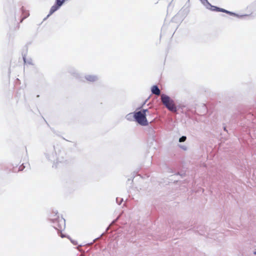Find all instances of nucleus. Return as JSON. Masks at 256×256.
<instances>
[{
  "label": "nucleus",
  "mask_w": 256,
  "mask_h": 256,
  "mask_svg": "<svg viewBox=\"0 0 256 256\" xmlns=\"http://www.w3.org/2000/svg\"><path fill=\"white\" fill-rule=\"evenodd\" d=\"M254 254H256V252H254Z\"/></svg>",
  "instance_id": "obj_11"
},
{
  "label": "nucleus",
  "mask_w": 256,
  "mask_h": 256,
  "mask_svg": "<svg viewBox=\"0 0 256 256\" xmlns=\"http://www.w3.org/2000/svg\"><path fill=\"white\" fill-rule=\"evenodd\" d=\"M96 78L94 76H88V78H87V80H90V81H92V82H93V81H94L96 80Z\"/></svg>",
  "instance_id": "obj_7"
},
{
  "label": "nucleus",
  "mask_w": 256,
  "mask_h": 256,
  "mask_svg": "<svg viewBox=\"0 0 256 256\" xmlns=\"http://www.w3.org/2000/svg\"><path fill=\"white\" fill-rule=\"evenodd\" d=\"M58 218H58H54V220H56Z\"/></svg>",
  "instance_id": "obj_10"
},
{
  "label": "nucleus",
  "mask_w": 256,
  "mask_h": 256,
  "mask_svg": "<svg viewBox=\"0 0 256 256\" xmlns=\"http://www.w3.org/2000/svg\"><path fill=\"white\" fill-rule=\"evenodd\" d=\"M25 166L22 164L18 168V170H16L15 168L14 169V172H18L19 171H22L24 168Z\"/></svg>",
  "instance_id": "obj_6"
},
{
  "label": "nucleus",
  "mask_w": 256,
  "mask_h": 256,
  "mask_svg": "<svg viewBox=\"0 0 256 256\" xmlns=\"http://www.w3.org/2000/svg\"><path fill=\"white\" fill-rule=\"evenodd\" d=\"M66 0H56V4L52 6L50 14H52L58 10L64 3Z\"/></svg>",
  "instance_id": "obj_3"
},
{
  "label": "nucleus",
  "mask_w": 256,
  "mask_h": 256,
  "mask_svg": "<svg viewBox=\"0 0 256 256\" xmlns=\"http://www.w3.org/2000/svg\"><path fill=\"white\" fill-rule=\"evenodd\" d=\"M152 92L153 94L159 96L160 94V91L156 86H153L151 88Z\"/></svg>",
  "instance_id": "obj_4"
},
{
  "label": "nucleus",
  "mask_w": 256,
  "mask_h": 256,
  "mask_svg": "<svg viewBox=\"0 0 256 256\" xmlns=\"http://www.w3.org/2000/svg\"><path fill=\"white\" fill-rule=\"evenodd\" d=\"M186 140V136H182L180 140H179V142H184Z\"/></svg>",
  "instance_id": "obj_8"
},
{
  "label": "nucleus",
  "mask_w": 256,
  "mask_h": 256,
  "mask_svg": "<svg viewBox=\"0 0 256 256\" xmlns=\"http://www.w3.org/2000/svg\"><path fill=\"white\" fill-rule=\"evenodd\" d=\"M202 2H206L207 0H200Z\"/></svg>",
  "instance_id": "obj_9"
},
{
  "label": "nucleus",
  "mask_w": 256,
  "mask_h": 256,
  "mask_svg": "<svg viewBox=\"0 0 256 256\" xmlns=\"http://www.w3.org/2000/svg\"><path fill=\"white\" fill-rule=\"evenodd\" d=\"M148 113V110H142L140 111L135 112L134 117L136 121L142 126H147L148 122L146 120V116Z\"/></svg>",
  "instance_id": "obj_1"
},
{
  "label": "nucleus",
  "mask_w": 256,
  "mask_h": 256,
  "mask_svg": "<svg viewBox=\"0 0 256 256\" xmlns=\"http://www.w3.org/2000/svg\"><path fill=\"white\" fill-rule=\"evenodd\" d=\"M161 99L162 104L172 112H176V108L174 104L173 100L166 95L162 94L161 96Z\"/></svg>",
  "instance_id": "obj_2"
},
{
  "label": "nucleus",
  "mask_w": 256,
  "mask_h": 256,
  "mask_svg": "<svg viewBox=\"0 0 256 256\" xmlns=\"http://www.w3.org/2000/svg\"><path fill=\"white\" fill-rule=\"evenodd\" d=\"M218 11L228 14L230 15H231V16H236V15L234 13L228 11L224 9L220 8H218Z\"/></svg>",
  "instance_id": "obj_5"
}]
</instances>
